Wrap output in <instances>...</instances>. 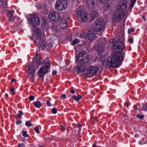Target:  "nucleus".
Segmentation results:
<instances>
[{
    "label": "nucleus",
    "instance_id": "obj_39",
    "mask_svg": "<svg viewBox=\"0 0 147 147\" xmlns=\"http://www.w3.org/2000/svg\"><path fill=\"white\" fill-rule=\"evenodd\" d=\"M77 126H78L79 127V131L78 132V135H79V133H80V128H79V127H80V124H78L77 125Z\"/></svg>",
    "mask_w": 147,
    "mask_h": 147
},
{
    "label": "nucleus",
    "instance_id": "obj_20",
    "mask_svg": "<svg viewBox=\"0 0 147 147\" xmlns=\"http://www.w3.org/2000/svg\"><path fill=\"white\" fill-rule=\"evenodd\" d=\"M28 72H34L35 71V68L33 65H30L28 66Z\"/></svg>",
    "mask_w": 147,
    "mask_h": 147
},
{
    "label": "nucleus",
    "instance_id": "obj_64",
    "mask_svg": "<svg viewBox=\"0 0 147 147\" xmlns=\"http://www.w3.org/2000/svg\"><path fill=\"white\" fill-rule=\"evenodd\" d=\"M22 147H25L23 146Z\"/></svg>",
    "mask_w": 147,
    "mask_h": 147
},
{
    "label": "nucleus",
    "instance_id": "obj_24",
    "mask_svg": "<svg viewBox=\"0 0 147 147\" xmlns=\"http://www.w3.org/2000/svg\"><path fill=\"white\" fill-rule=\"evenodd\" d=\"M141 110L144 111H146L147 110V103L143 104L142 108L141 109Z\"/></svg>",
    "mask_w": 147,
    "mask_h": 147
},
{
    "label": "nucleus",
    "instance_id": "obj_6",
    "mask_svg": "<svg viewBox=\"0 0 147 147\" xmlns=\"http://www.w3.org/2000/svg\"><path fill=\"white\" fill-rule=\"evenodd\" d=\"M48 58H46L43 61V63L41 64H42L41 67L40 69L38 74L40 76V78H42V80L44 79V76L48 72V70L50 68V63L49 61H48Z\"/></svg>",
    "mask_w": 147,
    "mask_h": 147
},
{
    "label": "nucleus",
    "instance_id": "obj_16",
    "mask_svg": "<svg viewBox=\"0 0 147 147\" xmlns=\"http://www.w3.org/2000/svg\"><path fill=\"white\" fill-rule=\"evenodd\" d=\"M90 10L89 11L90 15V19L91 21H93L96 17L98 14L97 13L93 10Z\"/></svg>",
    "mask_w": 147,
    "mask_h": 147
},
{
    "label": "nucleus",
    "instance_id": "obj_37",
    "mask_svg": "<svg viewBox=\"0 0 147 147\" xmlns=\"http://www.w3.org/2000/svg\"><path fill=\"white\" fill-rule=\"evenodd\" d=\"M14 90V88L13 89H10V91L11 92V93L12 95H13L14 94V92L13 91Z\"/></svg>",
    "mask_w": 147,
    "mask_h": 147
},
{
    "label": "nucleus",
    "instance_id": "obj_47",
    "mask_svg": "<svg viewBox=\"0 0 147 147\" xmlns=\"http://www.w3.org/2000/svg\"><path fill=\"white\" fill-rule=\"evenodd\" d=\"M15 106L16 107V109H17L18 108H19V105H15Z\"/></svg>",
    "mask_w": 147,
    "mask_h": 147
},
{
    "label": "nucleus",
    "instance_id": "obj_2",
    "mask_svg": "<svg viewBox=\"0 0 147 147\" xmlns=\"http://www.w3.org/2000/svg\"><path fill=\"white\" fill-rule=\"evenodd\" d=\"M89 57L84 51H82L77 55L76 61L78 66L75 68L77 73L85 74L87 70L84 66L88 64Z\"/></svg>",
    "mask_w": 147,
    "mask_h": 147
},
{
    "label": "nucleus",
    "instance_id": "obj_14",
    "mask_svg": "<svg viewBox=\"0 0 147 147\" xmlns=\"http://www.w3.org/2000/svg\"><path fill=\"white\" fill-rule=\"evenodd\" d=\"M95 49L96 51L101 56L104 55L105 54H103L104 51L103 50V46L102 45L96 44L95 45Z\"/></svg>",
    "mask_w": 147,
    "mask_h": 147
},
{
    "label": "nucleus",
    "instance_id": "obj_30",
    "mask_svg": "<svg viewBox=\"0 0 147 147\" xmlns=\"http://www.w3.org/2000/svg\"><path fill=\"white\" fill-rule=\"evenodd\" d=\"M99 2L102 4H104L107 1H108L109 0H98Z\"/></svg>",
    "mask_w": 147,
    "mask_h": 147
},
{
    "label": "nucleus",
    "instance_id": "obj_35",
    "mask_svg": "<svg viewBox=\"0 0 147 147\" xmlns=\"http://www.w3.org/2000/svg\"><path fill=\"white\" fill-rule=\"evenodd\" d=\"M34 96H30L29 97V99L31 101L34 100Z\"/></svg>",
    "mask_w": 147,
    "mask_h": 147
},
{
    "label": "nucleus",
    "instance_id": "obj_38",
    "mask_svg": "<svg viewBox=\"0 0 147 147\" xmlns=\"http://www.w3.org/2000/svg\"><path fill=\"white\" fill-rule=\"evenodd\" d=\"M61 98H63V99H64L65 98V97H66V95L65 94H62L61 96Z\"/></svg>",
    "mask_w": 147,
    "mask_h": 147
},
{
    "label": "nucleus",
    "instance_id": "obj_8",
    "mask_svg": "<svg viewBox=\"0 0 147 147\" xmlns=\"http://www.w3.org/2000/svg\"><path fill=\"white\" fill-rule=\"evenodd\" d=\"M68 4L66 0H58L55 4V7L60 11H62L67 8Z\"/></svg>",
    "mask_w": 147,
    "mask_h": 147
},
{
    "label": "nucleus",
    "instance_id": "obj_13",
    "mask_svg": "<svg viewBox=\"0 0 147 147\" xmlns=\"http://www.w3.org/2000/svg\"><path fill=\"white\" fill-rule=\"evenodd\" d=\"M86 5L92 9L95 8L97 3V0H86Z\"/></svg>",
    "mask_w": 147,
    "mask_h": 147
},
{
    "label": "nucleus",
    "instance_id": "obj_29",
    "mask_svg": "<svg viewBox=\"0 0 147 147\" xmlns=\"http://www.w3.org/2000/svg\"><path fill=\"white\" fill-rule=\"evenodd\" d=\"M60 129L61 131H64L65 130V125H60Z\"/></svg>",
    "mask_w": 147,
    "mask_h": 147
},
{
    "label": "nucleus",
    "instance_id": "obj_26",
    "mask_svg": "<svg viewBox=\"0 0 147 147\" xmlns=\"http://www.w3.org/2000/svg\"><path fill=\"white\" fill-rule=\"evenodd\" d=\"M25 125L26 126L28 127H31L32 125V124L30 123V121H27L25 123Z\"/></svg>",
    "mask_w": 147,
    "mask_h": 147
},
{
    "label": "nucleus",
    "instance_id": "obj_23",
    "mask_svg": "<svg viewBox=\"0 0 147 147\" xmlns=\"http://www.w3.org/2000/svg\"><path fill=\"white\" fill-rule=\"evenodd\" d=\"M28 77L29 78H33L34 76V72H28Z\"/></svg>",
    "mask_w": 147,
    "mask_h": 147
},
{
    "label": "nucleus",
    "instance_id": "obj_56",
    "mask_svg": "<svg viewBox=\"0 0 147 147\" xmlns=\"http://www.w3.org/2000/svg\"><path fill=\"white\" fill-rule=\"evenodd\" d=\"M142 18L143 19H144V20H146V19H145V17H144V16L142 17Z\"/></svg>",
    "mask_w": 147,
    "mask_h": 147
},
{
    "label": "nucleus",
    "instance_id": "obj_9",
    "mask_svg": "<svg viewBox=\"0 0 147 147\" xmlns=\"http://www.w3.org/2000/svg\"><path fill=\"white\" fill-rule=\"evenodd\" d=\"M77 15L78 20L81 22H86L88 19L86 13L83 10L78 11Z\"/></svg>",
    "mask_w": 147,
    "mask_h": 147
},
{
    "label": "nucleus",
    "instance_id": "obj_50",
    "mask_svg": "<svg viewBox=\"0 0 147 147\" xmlns=\"http://www.w3.org/2000/svg\"><path fill=\"white\" fill-rule=\"evenodd\" d=\"M5 97L7 99V96H8V95L7 94H5Z\"/></svg>",
    "mask_w": 147,
    "mask_h": 147
},
{
    "label": "nucleus",
    "instance_id": "obj_57",
    "mask_svg": "<svg viewBox=\"0 0 147 147\" xmlns=\"http://www.w3.org/2000/svg\"><path fill=\"white\" fill-rule=\"evenodd\" d=\"M19 123H21L22 122V121L20 120H19Z\"/></svg>",
    "mask_w": 147,
    "mask_h": 147
},
{
    "label": "nucleus",
    "instance_id": "obj_43",
    "mask_svg": "<svg viewBox=\"0 0 147 147\" xmlns=\"http://www.w3.org/2000/svg\"><path fill=\"white\" fill-rule=\"evenodd\" d=\"M47 105H48L50 107L51 105L50 102L49 101H47Z\"/></svg>",
    "mask_w": 147,
    "mask_h": 147
},
{
    "label": "nucleus",
    "instance_id": "obj_15",
    "mask_svg": "<svg viewBox=\"0 0 147 147\" xmlns=\"http://www.w3.org/2000/svg\"><path fill=\"white\" fill-rule=\"evenodd\" d=\"M88 28H87V33L86 34L85 33H82L80 34V36L82 38H85L86 37H88V39L91 41H92L95 38L94 35L93 36V38L91 37V36H89V35L88 34Z\"/></svg>",
    "mask_w": 147,
    "mask_h": 147
},
{
    "label": "nucleus",
    "instance_id": "obj_55",
    "mask_svg": "<svg viewBox=\"0 0 147 147\" xmlns=\"http://www.w3.org/2000/svg\"><path fill=\"white\" fill-rule=\"evenodd\" d=\"M31 79L32 82H33L34 80V78H31Z\"/></svg>",
    "mask_w": 147,
    "mask_h": 147
},
{
    "label": "nucleus",
    "instance_id": "obj_53",
    "mask_svg": "<svg viewBox=\"0 0 147 147\" xmlns=\"http://www.w3.org/2000/svg\"><path fill=\"white\" fill-rule=\"evenodd\" d=\"M133 108H134V109H136V110H137V109H138V108H137V107H135V106H134V107Z\"/></svg>",
    "mask_w": 147,
    "mask_h": 147
},
{
    "label": "nucleus",
    "instance_id": "obj_51",
    "mask_svg": "<svg viewBox=\"0 0 147 147\" xmlns=\"http://www.w3.org/2000/svg\"><path fill=\"white\" fill-rule=\"evenodd\" d=\"M97 143V141H96L94 142V143L93 144V145H95V146H96V144Z\"/></svg>",
    "mask_w": 147,
    "mask_h": 147
},
{
    "label": "nucleus",
    "instance_id": "obj_44",
    "mask_svg": "<svg viewBox=\"0 0 147 147\" xmlns=\"http://www.w3.org/2000/svg\"><path fill=\"white\" fill-rule=\"evenodd\" d=\"M92 120L93 122H96L97 121L96 117L94 118Z\"/></svg>",
    "mask_w": 147,
    "mask_h": 147
},
{
    "label": "nucleus",
    "instance_id": "obj_34",
    "mask_svg": "<svg viewBox=\"0 0 147 147\" xmlns=\"http://www.w3.org/2000/svg\"><path fill=\"white\" fill-rule=\"evenodd\" d=\"M134 31V29L133 28H130L128 30V34H130L131 32Z\"/></svg>",
    "mask_w": 147,
    "mask_h": 147
},
{
    "label": "nucleus",
    "instance_id": "obj_18",
    "mask_svg": "<svg viewBox=\"0 0 147 147\" xmlns=\"http://www.w3.org/2000/svg\"><path fill=\"white\" fill-rule=\"evenodd\" d=\"M112 4L110 3H105V4L104 10L105 11L110 10L111 9Z\"/></svg>",
    "mask_w": 147,
    "mask_h": 147
},
{
    "label": "nucleus",
    "instance_id": "obj_40",
    "mask_svg": "<svg viewBox=\"0 0 147 147\" xmlns=\"http://www.w3.org/2000/svg\"><path fill=\"white\" fill-rule=\"evenodd\" d=\"M57 73V71L56 70H53L52 71V75L53 76L55 74H56Z\"/></svg>",
    "mask_w": 147,
    "mask_h": 147
},
{
    "label": "nucleus",
    "instance_id": "obj_25",
    "mask_svg": "<svg viewBox=\"0 0 147 147\" xmlns=\"http://www.w3.org/2000/svg\"><path fill=\"white\" fill-rule=\"evenodd\" d=\"M80 42V40L78 39H75L72 42V45H74Z\"/></svg>",
    "mask_w": 147,
    "mask_h": 147
},
{
    "label": "nucleus",
    "instance_id": "obj_58",
    "mask_svg": "<svg viewBox=\"0 0 147 147\" xmlns=\"http://www.w3.org/2000/svg\"><path fill=\"white\" fill-rule=\"evenodd\" d=\"M96 146H95V145H93L92 147H96Z\"/></svg>",
    "mask_w": 147,
    "mask_h": 147
},
{
    "label": "nucleus",
    "instance_id": "obj_7",
    "mask_svg": "<svg viewBox=\"0 0 147 147\" xmlns=\"http://www.w3.org/2000/svg\"><path fill=\"white\" fill-rule=\"evenodd\" d=\"M32 30L33 32V35L34 37L37 40V41L39 40L38 42V47H42V49H43V47H45L47 45L45 41L42 40L41 39V36L42 33L39 28L36 26L34 27L32 29Z\"/></svg>",
    "mask_w": 147,
    "mask_h": 147
},
{
    "label": "nucleus",
    "instance_id": "obj_59",
    "mask_svg": "<svg viewBox=\"0 0 147 147\" xmlns=\"http://www.w3.org/2000/svg\"><path fill=\"white\" fill-rule=\"evenodd\" d=\"M124 117H126V115L125 114V115H124Z\"/></svg>",
    "mask_w": 147,
    "mask_h": 147
},
{
    "label": "nucleus",
    "instance_id": "obj_3",
    "mask_svg": "<svg viewBox=\"0 0 147 147\" xmlns=\"http://www.w3.org/2000/svg\"><path fill=\"white\" fill-rule=\"evenodd\" d=\"M105 22L103 19L100 18L98 19L95 21L92 26L88 28V34L89 36H93L96 34L99 35L102 34L101 32L105 29Z\"/></svg>",
    "mask_w": 147,
    "mask_h": 147
},
{
    "label": "nucleus",
    "instance_id": "obj_10",
    "mask_svg": "<svg viewBox=\"0 0 147 147\" xmlns=\"http://www.w3.org/2000/svg\"><path fill=\"white\" fill-rule=\"evenodd\" d=\"M60 14L55 11L50 12L49 15V18L50 20L52 22L57 21L61 18Z\"/></svg>",
    "mask_w": 147,
    "mask_h": 147
},
{
    "label": "nucleus",
    "instance_id": "obj_17",
    "mask_svg": "<svg viewBox=\"0 0 147 147\" xmlns=\"http://www.w3.org/2000/svg\"><path fill=\"white\" fill-rule=\"evenodd\" d=\"M59 25L63 29H65L67 26V22L65 20L62 19L60 22Z\"/></svg>",
    "mask_w": 147,
    "mask_h": 147
},
{
    "label": "nucleus",
    "instance_id": "obj_31",
    "mask_svg": "<svg viewBox=\"0 0 147 147\" xmlns=\"http://www.w3.org/2000/svg\"><path fill=\"white\" fill-rule=\"evenodd\" d=\"M52 113L53 114H55L57 112V109L55 108H53L52 109Z\"/></svg>",
    "mask_w": 147,
    "mask_h": 147
},
{
    "label": "nucleus",
    "instance_id": "obj_28",
    "mask_svg": "<svg viewBox=\"0 0 147 147\" xmlns=\"http://www.w3.org/2000/svg\"><path fill=\"white\" fill-rule=\"evenodd\" d=\"M27 132L26 131H23L22 132V135L25 137L28 136V135L27 134Z\"/></svg>",
    "mask_w": 147,
    "mask_h": 147
},
{
    "label": "nucleus",
    "instance_id": "obj_52",
    "mask_svg": "<svg viewBox=\"0 0 147 147\" xmlns=\"http://www.w3.org/2000/svg\"><path fill=\"white\" fill-rule=\"evenodd\" d=\"M16 123L17 125H18L19 124V122L18 121H16Z\"/></svg>",
    "mask_w": 147,
    "mask_h": 147
},
{
    "label": "nucleus",
    "instance_id": "obj_42",
    "mask_svg": "<svg viewBox=\"0 0 147 147\" xmlns=\"http://www.w3.org/2000/svg\"><path fill=\"white\" fill-rule=\"evenodd\" d=\"M24 145L23 143H21L18 145V147H22Z\"/></svg>",
    "mask_w": 147,
    "mask_h": 147
},
{
    "label": "nucleus",
    "instance_id": "obj_33",
    "mask_svg": "<svg viewBox=\"0 0 147 147\" xmlns=\"http://www.w3.org/2000/svg\"><path fill=\"white\" fill-rule=\"evenodd\" d=\"M34 130H35L36 132L37 133L39 134V128L37 127H36L34 128Z\"/></svg>",
    "mask_w": 147,
    "mask_h": 147
},
{
    "label": "nucleus",
    "instance_id": "obj_54",
    "mask_svg": "<svg viewBox=\"0 0 147 147\" xmlns=\"http://www.w3.org/2000/svg\"><path fill=\"white\" fill-rule=\"evenodd\" d=\"M136 0H131V1L135 3L136 1Z\"/></svg>",
    "mask_w": 147,
    "mask_h": 147
},
{
    "label": "nucleus",
    "instance_id": "obj_62",
    "mask_svg": "<svg viewBox=\"0 0 147 147\" xmlns=\"http://www.w3.org/2000/svg\"><path fill=\"white\" fill-rule=\"evenodd\" d=\"M15 118H16V119H18V118H17V117H15Z\"/></svg>",
    "mask_w": 147,
    "mask_h": 147
},
{
    "label": "nucleus",
    "instance_id": "obj_49",
    "mask_svg": "<svg viewBox=\"0 0 147 147\" xmlns=\"http://www.w3.org/2000/svg\"><path fill=\"white\" fill-rule=\"evenodd\" d=\"M17 116H18V117L19 118H21V115H20L19 114H18Z\"/></svg>",
    "mask_w": 147,
    "mask_h": 147
},
{
    "label": "nucleus",
    "instance_id": "obj_61",
    "mask_svg": "<svg viewBox=\"0 0 147 147\" xmlns=\"http://www.w3.org/2000/svg\"><path fill=\"white\" fill-rule=\"evenodd\" d=\"M38 147H43V146H39Z\"/></svg>",
    "mask_w": 147,
    "mask_h": 147
},
{
    "label": "nucleus",
    "instance_id": "obj_48",
    "mask_svg": "<svg viewBox=\"0 0 147 147\" xmlns=\"http://www.w3.org/2000/svg\"><path fill=\"white\" fill-rule=\"evenodd\" d=\"M16 81V79H13L11 80V82L13 83V82H15Z\"/></svg>",
    "mask_w": 147,
    "mask_h": 147
},
{
    "label": "nucleus",
    "instance_id": "obj_60",
    "mask_svg": "<svg viewBox=\"0 0 147 147\" xmlns=\"http://www.w3.org/2000/svg\"><path fill=\"white\" fill-rule=\"evenodd\" d=\"M136 136H137V135L136 134V135H135V137H136Z\"/></svg>",
    "mask_w": 147,
    "mask_h": 147
},
{
    "label": "nucleus",
    "instance_id": "obj_36",
    "mask_svg": "<svg viewBox=\"0 0 147 147\" xmlns=\"http://www.w3.org/2000/svg\"><path fill=\"white\" fill-rule=\"evenodd\" d=\"M128 41L130 43L132 44L133 41V38H131L129 39Z\"/></svg>",
    "mask_w": 147,
    "mask_h": 147
},
{
    "label": "nucleus",
    "instance_id": "obj_63",
    "mask_svg": "<svg viewBox=\"0 0 147 147\" xmlns=\"http://www.w3.org/2000/svg\"><path fill=\"white\" fill-rule=\"evenodd\" d=\"M97 147H101V146H97Z\"/></svg>",
    "mask_w": 147,
    "mask_h": 147
},
{
    "label": "nucleus",
    "instance_id": "obj_12",
    "mask_svg": "<svg viewBox=\"0 0 147 147\" xmlns=\"http://www.w3.org/2000/svg\"><path fill=\"white\" fill-rule=\"evenodd\" d=\"M42 59L41 58L40 56L38 53H36L35 58L34 60L33 63V65H35L36 67L38 68L39 65L43 63Z\"/></svg>",
    "mask_w": 147,
    "mask_h": 147
},
{
    "label": "nucleus",
    "instance_id": "obj_22",
    "mask_svg": "<svg viewBox=\"0 0 147 147\" xmlns=\"http://www.w3.org/2000/svg\"><path fill=\"white\" fill-rule=\"evenodd\" d=\"M34 105L36 107L39 108L41 107V104L40 102L38 101L34 102Z\"/></svg>",
    "mask_w": 147,
    "mask_h": 147
},
{
    "label": "nucleus",
    "instance_id": "obj_1",
    "mask_svg": "<svg viewBox=\"0 0 147 147\" xmlns=\"http://www.w3.org/2000/svg\"><path fill=\"white\" fill-rule=\"evenodd\" d=\"M123 45V42L119 39L115 42L113 47L114 53L108 58L107 62L103 59H100L102 68H106L107 63L110 67H117L119 66V64L122 61L125 56L124 53L122 52Z\"/></svg>",
    "mask_w": 147,
    "mask_h": 147
},
{
    "label": "nucleus",
    "instance_id": "obj_11",
    "mask_svg": "<svg viewBox=\"0 0 147 147\" xmlns=\"http://www.w3.org/2000/svg\"><path fill=\"white\" fill-rule=\"evenodd\" d=\"M98 70V68L96 67L91 66L90 67L87 71V76L88 77H92L95 75Z\"/></svg>",
    "mask_w": 147,
    "mask_h": 147
},
{
    "label": "nucleus",
    "instance_id": "obj_41",
    "mask_svg": "<svg viewBox=\"0 0 147 147\" xmlns=\"http://www.w3.org/2000/svg\"><path fill=\"white\" fill-rule=\"evenodd\" d=\"M18 112L20 113V115H24V113H23L22 112V111H18Z\"/></svg>",
    "mask_w": 147,
    "mask_h": 147
},
{
    "label": "nucleus",
    "instance_id": "obj_27",
    "mask_svg": "<svg viewBox=\"0 0 147 147\" xmlns=\"http://www.w3.org/2000/svg\"><path fill=\"white\" fill-rule=\"evenodd\" d=\"M136 117H137L139 118L140 119H143L144 116V115H140V114H139L137 115Z\"/></svg>",
    "mask_w": 147,
    "mask_h": 147
},
{
    "label": "nucleus",
    "instance_id": "obj_45",
    "mask_svg": "<svg viewBox=\"0 0 147 147\" xmlns=\"http://www.w3.org/2000/svg\"><path fill=\"white\" fill-rule=\"evenodd\" d=\"M75 92V90H73V88H72V89H71V92L72 93H74Z\"/></svg>",
    "mask_w": 147,
    "mask_h": 147
},
{
    "label": "nucleus",
    "instance_id": "obj_19",
    "mask_svg": "<svg viewBox=\"0 0 147 147\" xmlns=\"http://www.w3.org/2000/svg\"><path fill=\"white\" fill-rule=\"evenodd\" d=\"M7 13L9 14V21L10 22H11L15 18V17L13 16V12L11 11H8Z\"/></svg>",
    "mask_w": 147,
    "mask_h": 147
},
{
    "label": "nucleus",
    "instance_id": "obj_21",
    "mask_svg": "<svg viewBox=\"0 0 147 147\" xmlns=\"http://www.w3.org/2000/svg\"><path fill=\"white\" fill-rule=\"evenodd\" d=\"M72 98L74 100H76L77 101H78L80 99L82 98V96L80 95H79L78 97L76 96H73L72 97Z\"/></svg>",
    "mask_w": 147,
    "mask_h": 147
},
{
    "label": "nucleus",
    "instance_id": "obj_46",
    "mask_svg": "<svg viewBox=\"0 0 147 147\" xmlns=\"http://www.w3.org/2000/svg\"><path fill=\"white\" fill-rule=\"evenodd\" d=\"M125 105L127 106V107H128V106H129V104L127 102H125Z\"/></svg>",
    "mask_w": 147,
    "mask_h": 147
},
{
    "label": "nucleus",
    "instance_id": "obj_32",
    "mask_svg": "<svg viewBox=\"0 0 147 147\" xmlns=\"http://www.w3.org/2000/svg\"><path fill=\"white\" fill-rule=\"evenodd\" d=\"M135 3H134V2L131 1V3L130 4V8L131 9L133 8V7L134 6V4H135Z\"/></svg>",
    "mask_w": 147,
    "mask_h": 147
},
{
    "label": "nucleus",
    "instance_id": "obj_4",
    "mask_svg": "<svg viewBox=\"0 0 147 147\" xmlns=\"http://www.w3.org/2000/svg\"><path fill=\"white\" fill-rule=\"evenodd\" d=\"M127 6V1L123 0L121 1L120 4L117 7L115 13L113 15L112 20L113 23H117L122 17H123L125 12L126 11Z\"/></svg>",
    "mask_w": 147,
    "mask_h": 147
},
{
    "label": "nucleus",
    "instance_id": "obj_5",
    "mask_svg": "<svg viewBox=\"0 0 147 147\" xmlns=\"http://www.w3.org/2000/svg\"><path fill=\"white\" fill-rule=\"evenodd\" d=\"M29 20L32 24L35 25L34 27L36 26V25H40L43 29L47 30L48 29V24L46 22V20L42 19L41 20L42 21L40 22L39 17L36 15H34L32 16L30 18ZM36 27H37L36 26ZM34 26L32 27V28Z\"/></svg>",
    "mask_w": 147,
    "mask_h": 147
}]
</instances>
